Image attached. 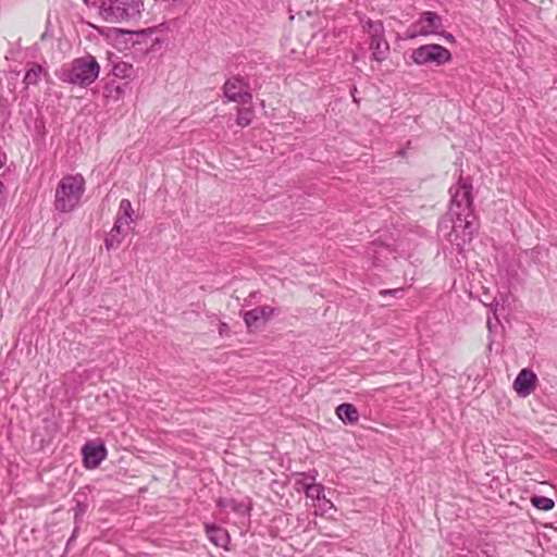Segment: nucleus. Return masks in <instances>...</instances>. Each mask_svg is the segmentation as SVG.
<instances>
[{
  "label": "nucleus",
  "instance_id": "obj_4",
  "mask_svg": "<svg viewBox=\"0 0 557 557\" xmlns=\"http://www.w3.org/2000/svg\"><path fill=\"white\" fill-rule=\"evenodd\" d=\"M141 0H108L101 5L100 14L109 23L136 22L141 17Z\"/></svg>",
  "mask_w": 557,
  "mask_h": 557
},
{
  "label": "nucleus",
  "instance_id": "obj_2",
  "mask_svg": "<svg viewBox=\"0 0 557 557\" xmlns=\"http://www.w3.org/2000/svg\"><path fill=\"white\" fill-rule=\"evenodd\" d=\"M100 73V65L96 58L91 54H86L81 58L74 59L70 66L62 69L60 79L86 87L96 82Z\"/></svg>",
  "mask_w": 557,
  "mask_h": 557
},
{
  "label": "nucleus",
  "instance_id": "obj_13",
  "mask_svg": "<svg viewBox=\"0 0 557 557\" xmlns=\"http://www.w3.org/2000/svg\"><path fill=\"white\" fill-rule=\"evenodd\" d=\"M131 224L116 220L114 226L109 233V237L106 240V244L121 243L127 239V236L131 234Z\"/></svg>",
  "mask_w": 557,
  "mask_h": 557
},
{
  "label": "nucleus",
  "instance_id": "obj_6",
  "mask_svg": "<svg viewBox=\"0 0 557 557\" xmlns=\"http://www.w3.org/2000/svg\"><path fill=\"white\" fill-rule=\"evenodd\" d=\"M443 27V18L435 12H422L416 23L408 32L407 37L413 39L418 36L437 35L442 36L448 44H456L455 37L450 33L438 32Z\"/></svg>",
  "mask_w": 557,
  "mask_h": 557
},
{
  "label": "nucleus",
  "instance_id": "obj_11",
  "mask_svg": "<svg viewBox=\"0 0 557 557\" xmlns=\"http://www.w3.org/2000/svg\"><path fill=\"white\" fill-rule=\"evenodd\" d=\"M84 462L87 468H97L102 460L107 457V449L104 445H85L83 447Z\"/></svg>",
  "mask_w": 557,
  "mask_h": 557
},
{
  "label": "nucleus",
  "instance_id": "obj_23",
  "mask_svg": "<svg viewBox=\"0 0 557 557\" xmlns=\"http://www.w3.org/2000/svg\"><path fill=\"white\" fill-rule=\"evenodd\" d=\"M257 310L260 317H262V321H267L268 319H270L274 312V309L269 306L257 307Z\"/></svg>",
  "mask_w": 557,
  "mask_h": 557
},
{
  "label": "nucleus",
  "instance_id": "obj_25",
  "mask_svg": "<svg viewBox=\"0 0 557 557\" xmlns=\"http://www.w3.org/2000/svg\"><path fill=\"white\" fill-rule=\"evenodd\" d=\"M226 324L225 323H222L221 326H220V334H223V332L226 330Z\"/></svg>",
  "mask_w": 557,
  "mask_h": 557
},
{
  "label": "nucleus",
  "instance_id": "obj_20",
  "mask_svg": "<svg viewBox=\"0 0 557 557\" xmlns=\"http://www.w3.org/2000/svg\"><path fill=\"white\" fill-rule=\"evenodd\" d=\"M41 72L42 67L40 65H34L26 72L24 77L25 83L28 85H35L38 82Z\"/></svg>",
  "mask_w": 557,
  "mask_h": 557
},
{
  "label": "nucleus",
  "instance_id": "obj_24",
  "mask_svg": "<svg viewBox=\"0 0 557 557\" xmlns=\"http://www.w3.org/2000/svg\"><path fill=\"white\" fill-rule=\"evenodd\" d=\"M403 292V288H393V289H382L380 290V295L381 296H386V295H398Z\"/></svg>",
  "mask_w": 557,
  "mask_h": 557
},
{
  "label": "nucleus",
  "instance_id": "obj_10",
  "mask_svg": "<svg viewBox=\"0 0 557 557\" xmlns=\"http://www.w3.org/2000/svg\"><path fill=\"white\" fill-rule=\"evenodd\" d=\"M536 374L530 369H522L513 381L512 387L520 396H529L536 385Z\"/></svg>",
  "mask_w": 557,
  "mask_h": 557
},
{
  "label": "nucleus",
  "instance_id": "obj_18",
  "mask_svg": "<svg viewBox=\"0 0 557 557\" xmlns=\"http://www.w3.org/2000/svg\"><path fill=\"white\" fill-rule=\"evenodd\" d=\"M315 474L311 475V483L310 486H307V497L313 499V500H320L324 499V487L322 484H317L315 482Z\"/></svg>",
  "mask_w": 557,
  "mask_h": 557
},
{
  "label": "nucleus",
  "instance_id": "obj_21",
  "mask_svg": "<svg viewBox=\"0 0 557 557\" xmlns=\"http://www.w3.org/2000/svg\"><path fill=\"white\" fill-rule=\"evenodd\" d=\"M261 320H262V317H260L257 308L246 311L244 313V321L248 327H252V326L257 325V323Z\"/></svg>",
  "mask_w": 557,
  "mask_h": 557
},
{
  "label": "nucleus",
  "instance_id": "obj_27",
  "mask_svg": "<svg viewBox=\"0 0 557 557\" xmlns=\"http://www.w3.org/2000/svg\"><path fill=\"white\" fill-rule=\"evenodd\" d=\"M2 165H3V163H2V161L0 160V169L2 168Z\"/></svg>",
  "mask_w": 557,
  "mask_h": 557
},
{
  "label": "nucleus",
  "instance_id": "obj_8",
  "mask_svg": "<svg viewBox=\"0 0 557 557\" xmlns=\"http://www.w3.org/2000/svg\"><path fill=\"white\" fill-rule=\"evenodd\" d=\"M411 60L417 65L441 66L451 61V53L437 44H428L412 50Z\"/></svg>",
  "mask_w": 557,
  "mask_h": 557
},
{
  "label": "nucleus",
  "instance_id": "obj_15",
  "mask_svg": "<svg viewBox=\"0 0 557 557\" xmlns=\"http://www.w3.org/2000/svg\"><path fill=\"white\" fill-rule=\"evenodd\" d=\"M112 74L121 79H133L135 77V69L131 63L122 61L113 65Z\"/></svg>",
  "mask_w": 557,
  "mask_h": 557
},
{
  "label": "nucleus",
  "instance_id": "obj_14",
  "mask_svg": "<svg viewBox=\"0 0 557 557\" xmlns=\"http://www.w3.org/2000/svg\"><path fill=\"white\" fill-rule=\"evenodd\" d=\"M336 416L345 424H355L359 420V412L357 408L351 404H341L336 408Z\"/></svg>",
  "mask_w": 557,
  "mask_h": 557
},
{
  "label": "nucleus",
  "instance_id": "obj_5",
  "mask_svg": "<svg viewBox=\"0 0 557 557\" xmlns=\"http://www.w3.org/2000/svg\"><path fill=\"white\" fill-rule=\"evenodd\" d=\"M362 32L368 36L371 61L381 64L389 57L391 47L385 37V28L382 21H362Z\"/></svg>",
  "mask_w": 557,
  "mask_h": 557
},
{
  "label": "nucleus",
  "instance_id": "obj_16",
  "mask_svg": "<svg viewBox=\"0 0 557 557\" xmlns=\"http://www.w3.org/2000/svg\"><path fill=\"white\" fill-rule=\"evenodd\" d=\"M120 221L132 223L134 221V210L128 199H122L119 206L117 219Z\"/></svg>",
  "mask_w": 557,
  "mask_h": 557
},
{
  "label": "nucleus",
  "instance_id": "obj_17",
  "mask_svg": "<svg viewBox=\"0 0 557 557\" xmlns=\"http://www.w3.org/2000/svg\"><path fill=\"white\" fill-rule=\"evenodd\" d=\"M253 114L255 111L251 103L249 104V107L238 109L236 124L242 127L248 126L252 122Z\"/></svg>",
  "mask_w": 557,
  "mask_h": 557
},
{
  "label": "nucleus",
  "instance_id": "obj_9",
  "mask_svg": "<svg viewBox=\"0 0 557 557\" xmlns=\"http://www.w3.org/2000/svg\"><path fill=\"white\" fill-rule=\"evenodd\" d=\"M223 90L228 101L239 102L243 106L250 104L252 101L249 82L239 75L227 79Z\"/></svg>",
  "mask_w": 557,
  "mask_h": 557
},
{
  "label": "nucleus",
  "instance_id": "obj_7",
  "mask_svg": "<svg viewBox=\"0 0 557 557\" xmlns=\"http://www.w3.org/2000/svg\"><path fill=\"white\" fill-rule=\"evenodd\" d=\"M450 202L448 212L450 214L472 215V185L462 177L449 188Z\"/></svg>",
  "mask_w": 557,
  "mask_h": 557
},
{
  "label": "nucleus",
  "instance_id": "obj_26",
  "mask_svg": "<svg viewBox=\"0 0 557 557\" xmlns=\"http://www.w3.org/2000/svg\"><path fill=\"white\" fill-rule=\"evenodd\" d=\"M358 60H359L358 55H357V54H355V55L352 57V61H354V62H357Z\"/></svg>",
  "mask_w": 557,
  "mask_h": 557
},
{
  "label": "nucleus",
  "instance_id": "obj_1",
  "mask_svg": "<svg viewBox=\"0 0 557 557\" xmlns=\"http://www.w3.org/2000/svg\"><path fill=\"white\" fill-rule=\"evenodd\" d=\"M475 230L474 218L468 214L447 213L438 222V234L447 242L470 243Z\"/></svg>",
  "mask_w": 557,
  "mask_h": 557
},
{
  "label": "nucleus",
  "instance_id": "obj_3",
  "mask_svg": "<svg viewBox=\"0 0 557 557\" xmlns=\"http://www.w3.org/2000/svg\"><path fill=\"white\" fill-rule=\"evenodd\" d=\"M85 191V180L81 174L64 176L57 189L54 207L60 212H71L79 203Z\"/></svg>",
  "mask_w": 557,
  "mask_h": 557
},
{
  "label": "nucleus",
  "instance_id": "obj_12",
  "mask_svg": "<svg viewBox=\"0 0 557 557\" xmlns=\"http://www.w3.org/2000/svg\"><path fill=\"white\" fill-rule=\"evenodd\" d=\"M206 533L209 541L218 547L226 548L230 537L226 530L215 524H206Z\"/></svg>",
  "mask_w": 557,
  "mask_h": 557
},
{
  "label": "nucleus",
  "instance_id": "obj_22",
  "mask_svg": "<svg viewBox=\"0 0 557 557\" xmlns=\"http://www.w3.org/2000/svg\"><path fill=\"white\" fill-rule=\"evenodd\" d=\"M300 475L302 476V479L296 481V490L298 492L302 491L307 495V486H310L311 475L309 476L306 473H300Z\"/></svg>",
  "mask_w": 557,
  "mask_h": 557
},
{
  "label": "nucleus",
  "instance_id": "obj_19",
  "mask_svg": "<svg viewBox=\"0 0 557 557\" xmlns=\"http://www.w3.org/2000/svg\"><path fill=\"white\" fill-rule=\"evenodd\" d=\"M532 505L541 510L548 511L553 509L555 503L552 498L545 497V496H533L531 498Z\"/></svg>",
  "mask_w": 557,
  "mask_h": 557
}]
</instances>
